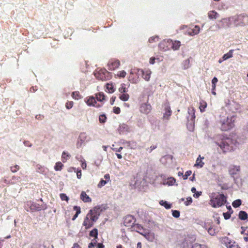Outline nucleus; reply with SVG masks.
Listing matches in <instances>:
<instances>
[{
  "mask_svg": "<svg viewBox=\"0 0 248 248\" xmlns=\"http://www.w3.org/2000/svg\"><path fill=\"white\" fill-rule=\"evenodd\" d=\"M99 215L98 208L95 207L93 209L90 210L83 223V225L85 229H88L92 227L93 223L98 219Z\"/></svg>",
  "mask_w": 248,
  "mask_h": 248,
  "instance_id": "nucleus-1",
  "label": "nucleus"
},
{
  "mask_svg": "<svg viewBox=\"0 0 248 248\" xmlns=\"http://www.w3.org/2000/svg\"><path fill=\"white\" fill-rule=\"evenodd\" d=\"M216 143L220 147L223 153L233 150L235 146V141L229 138H223L221 140L217 141Z\"/></svg>",
  "mask_w": 248,
  "mask_h": 248,
  "instance_id": "nucleus-2",
  "label": "nucleus"
},
{
  "mask_svg": "<svg viewBox=\"0 0 248 248\" xmlns=\"http://www.w3.org/2000/svg\"><path fill=\"white\" fill-rule=\"evenodd\" d=\"M226 202V197L223 194H216L213 193L210 196L209 204L214 208L221 206Z\"/></svg>",
  "mask_w": 248,
  "mask_h": 248,
  "instance_id": "nucleus-3",
  "label": "nucleus"
},
{
  "mask_svg": "<svg viewBox=\"0 0 248 248\" xmlns=\"http://www.w3.org/2000/svg\"><path fill=\"white\" fill-rule=\"evenodd\" d=\"M235 119L233 116L230 117H221L219 122V127L222 131H226L231 129L234 126Z\"/></svg>",
  "mask_w": 248,
  "mask_h": 248,
  "instance_id": "nucleus-4",
  "label": "nucleus"
},
{
  "mask_svg": "<svg viewBox=\"0 0 248 248\" xmlns=\"http://www.w3.org/2000/svg\"><path fill=\"white\" fill-rule=\"evenodd\" d=\"M95 78L102 81H106L111 78L110 73L104 69H101L94 73Z\"/></svg>",
  "mask_w": 248,
  "mask_h": 248,
  "instance_id": "nucleus-5",
  "label": "nucleus"
},
{
  "mask_svg": "<svg viewBox=\"0 0 248 248\" xmlns=\"http://www.w3.org/2000/svg\"><path fill=\"white\" fill-rule=\"evenodd\" d=\"M236 25L244 26L248 24V16L245 15L237 16L234 20Z\"/></svg>",
  "mask_w": 248,
  "mask_h": 248,
  "instance_id": "nucleus-6",
  "label": "nucleus"
},
{
  "mask_svg": "<svg viewBox=\"0 0 248 248\" xmlns=\"http://www.w3.org/2000/svg\"><path fill=\"white\" fill-rule=\"evenodd\" d=\"M138 74L141 76V77L146 81H149L150 79L152 72L150 69L143 70L138 69Z\"/></svg>",
  "mask_w": 248,
  "mask_h": 248,
  "instance_id": "nucleus-7",
  "label": "nucleus"
},
{
  "mask_svg": "<svg viewBox=\"0 0 248 248\" xmlns=\"http://www.w3.org/2000/svg\"><path fill=\"white\" fill-rule=\"evenodd\" d=\"M222 241L227 248H240L235 242L231 241L227 237L223 238Z\"/></svg>",
  "mask_w": 248,
  "mask_h": 248,
  "instance_id": "nucleus-8",
  "label": "nucleus"
},
{
  "mask_svg": "<svg viewBox=\"0 0 248 248\" xmlns=\"http://www.w3.org/2000/svg\"><path fill=\"white\" fill-rule=\"evenodd\" d=\"M135 219L133 216L127 215L124 218V224L125 226L131 227L132 228L135 224Z\"/></svg>",
  "mask_w": 248,
  "mask_h": 248,
  "instance_id": "nucleus-9",
  "label": "nucleus"
},
{
  "mask_svg": "<svg viewBox=\"0 0 248 248\" xmlns=\"http://www.w3.org/2000/svg\"><path fill=\"white\" fill-rule=\"evenodd\" d=\"M120 65V62L118 60H112L108 64V69L109 70H114L118 68Z\"/></svg>",
  "mask_w": 248,
  "mask_h": 248,
  "instance_id": "nucleus-10",
  "label": "nucleus"
},
{
  "mask_svg": "<svg viewBox=\"0 0 248 248\" xmlns=\"http://www.w3.org/2000/svg\"><path fill=\"white\" fill-rule=\"evenodd\" d=\"M152 110V106L150 104L143 103L140 107V111L144 114H147L149 113Z\"/></svg>",
  "mask_w": 248,
  "mask_h": 248,
  "instance_id": "nucleus-11",
  "label": "nucleus"
},
{
  "mask_svg": "<svg viewBox=\"0 0 248 248\" xmlns=\"http://www.w3.org/2000/svg\"><path fill=\"white\" fill-rule=\"evenodd\" d=\"M85 101L87 104L89 106H93L96 108H99L101 106L97 104L95 97L93 96H90L88 98L86 99Z\"/></svg>",
  "mask_w": 248,
  "mask_h": 248,
  "instance_id": "nucleus-12",
  "label": "nucleus"
},
{
  "mask_svg": "<svg viewBox=\"0 0 248 248\" xmlns=\"http://www.w3.org/2000/svg\"><path fill=\"white\" fill-rule=\"evenodd\" d=\"M165 112L163 114V119L169 120L172 113L170 108L168 105H167L165 108Z\"/></svg>",
  "mask_w": 248,
  "mask_h": 248,
  "instance_id": "nucleus-13",
  "label": "nucleus"
},
{
  "mask_svg": "<svg viewBox=\"0 0 248 248\" xmlns=\"http://www.w3.org/2000/svg\"><path fill=\"white\" fill-rule=\"evenodd\" d=\"M240 170L239 166H232L229 169V173L231 175H234L237 173Z\"/></svg>",
  "mask_w": 248,
  "mask_h": 248,
  "instance_id": "nucleus-14",
  "label": "nucleus"
},
{
  "mask_svg": "<svg viewBox=\"0 0 248 248\" xmlns=\"http://www.w3.org/2000/svg\"><path fill=\"white\" fill-rule=\"evenodd\" d=\"M104 178L106 179V180H104L103 179H101L98 184L97 185V186L99 188H101L103 186H105L107 183V181H108L109 180L110 176L109 174H106L104 175Z\"/></svg>",
  "mask_w": 248,
  "mask_h": 248,
  "instance_id": "nucleus-15",
  "label": "nucleus"
},
{
  "mask_svg": "<svg viewBox=\"0 0 248 248\" xmlns=\"http://www.w3.org/2000/svg\"><path fill=\"white\" fill-rule=\"evenodd\" d=\"M80 199L85 202H89L92 201L91 198L84 191L81 192Z\"/></svg>",
  "mask_w": 248,
  "mask_h": 248,
  "instance_id": "nucleus-16",
  "label": "nucleus"
},
{
  "mask_svg": "<svg viewBox=\"0 0 248 248\" xmlns=\"http://www.w3.org/2000/svg\"><path fill=\"white\" fill-rule=\"evenodd\" d=\"M144 237L149 242H153L155 239V235L154 232H147L144 235Z\"/></svg>",
  "mask_w": 248,
  "mask_h": 248,
  "instance_id": "nucleus-17",
  "label": "nucleus"
},
{
  "mask_svg": "<svg viewBox=\"0 0 248 248\" xmlns=\"http://www.w3.org/2000/svg\"><path fill=\"white\" fill-rule=\"evenodd\" d=\"M208 16L210 19H216L218 16V14L214 10L208 12Z\"/></svg>",
  "mask_w": 248,
  "mask_h": 248,
  "instance_id": "nucleus-18",
  "label": "nucleus"
},
{
  "mask_svg": "<svg viewBox=\"0 0 248 248\" xmlns=\"http://www.w3.org/2000/svg\"><path fill=\"white\" fill-rule=\"evenodd\" d=\"M176 182V179L172 177H169L167 181L164 182V185L173 186Z\"/></svg>",
  "mask_w": 248,
  "mask_h": 248,
  "instance_id": "nucleus-19",
  "label": "nucleus"
},
{
  "mask_svg": "<svg viewBox=\"0 0 248 248\" xmlns=\"http://www.w3.org/2000/svg\"><path fill=\"white\" fill-rule=\"evenodd\" d=\"M195 110L193 107H190L188 109V112L189 115L190 116V119L192 121L194 120L195 118Z\"/></svg>",
  "mask_w": 248,
  "mask_h": 248,
  "instance_id": "nucleus-20",
  "label": "nucleus"
},
{
  "mask_svg": "<svg viewBox=\"0 0 248 248\" xmlns=\"http://www.w3.org/2000/svg\"><path fill=\"white\" fill-rule=\"evenodd\" d=\"M29 203L31 210L40 211L41 210V208L39 206L38 204L32 202H30Z\"/></svg>",
  "mask_w": 248,
  "mask_h": 248,
  "instance_id": "nucleus-21",
  "label": "nucleus"
},
{
  "mask_svg": "<svg viewBox=\"0 0 248 248\" xmlns=\"http://www.w3.org/2000/svg\"><path fill=\"white\" fill-rule=\"evenodd\" d=\"M239 218L242 220H246L248 217V215L246 212L244 211H241L239 213Z\"/></svg>",
  "mask_w": 248,
  "mask_h": 248,
  "instance_id": "nucleus-22",
  "label": "nucleus"
},
{
  "mask_svg": "<svg viewBox=\"0 0 248 248\" xmlns=\"http://www.w3.org/2000/svg\"><path fill=\"white\" fill-rule=\"evenodd\" d=\"M199 31L200 27L198 26H195L193 29L191 30V31L188 32V34L190 35H194L197 34Z\"/></svg>",
  "mask_w": 248,
  "mask_h": 248,
  "instance_id": "nucleus-23",
  "label": "nucleus"
},
{
  "mask_svg": "<svg viewBox=\"0 0 248 248\" xmlns=\"http://www.w3.org/2000/svg\"><path fill=\"white\" fill-rule=\"evenodd\" d=\"M203 158H204L203 157H201V155H200L196 160V164H195V166H199L200 168L202 167L204 164V162H203L202 161V159H203Z\"/></svg>",
  "mask_w": 248,
  "mask_h": 248,
  "instance_id": "nucleus-24",
  "label": "nucleus"
},
{
  "mask_svg": "<svg viewBox=\"0 0 248 248\" xmlns=\"http://www.w3.org/2000/svg\"><path fill=\"white\" fill-rule=\"evenodd\" d=\"M105 96L103 93L100 92L95 94V98L97 101L101 102L105 100Z\"/></svg>",
  "mask_w": 248,
  "mask_h": 248,
  "instance_id": "nucleus-25",
  "label": "nucleus"
},
{
  "mask_svg": "<svg viewBox=\"0 0 248 248\" xmlns=\"http://www.w3.org/2000/svg\"><path fill=\"white\" fill-rule=\"evenodd\" d=\"M132 229L133 231H136L139 233H140V232H141L142 230H143V227L139 224H134Z\"/></svg>",
  "mask_w": 248,
  "mask_h": 248,
  "instance_id": "nucleus-26",
  "label": "nucleus"
},
{
  "mask_svg": "<svg viewBox=\"0 0 248 248\" xmlns=\"http://www.w3.org/2000/svg\"><path fill=\"white\" fill-rule=\"evenodd\" d=\"M181 46V42L179 41L172 42L171 47L173 50H178Z\"/></svg>",
  "mask_w": 248,
  "mask_h": 248,
  "instance_id": "nucleus-27",
  "label": "nucleus"
},
{
  "mask_svg": "<svg viewBox=\"0 0 248 248\" xmlns=\"http://www.w3.org/2000/svg\"><path fill=\"white\" fill-rule=\"evenodd\" d=\"M126 86L125 84L122 83L120 85V87L119 88V89H118L119 91L121 93H123L127 92L128 89Z\"/></svg>",
  "mask_w": 248,
  "mask_h": 248,
  "instance_id": "nucleus-28",
  "label": "nucleus"
},
{
  "mask_svg": "<svg viewBox=\"0 0 248 248\" xmlns=\"http://www.w3.org/2000/svg\"><path fill=\"white\" fill-rule=\"evenodd\" d=\"M72 97L78 100L82 98V96L78 91L73 92L72 94Z\"/></svg>",
  "mask_w": 248,
  "mask_h": 248,
  "instance_id": "nucleus-29",
  "label": "nucleus"
},
{
  "mask_svg": "<svg viewBox=\"0 0 248 248\" xmlns=\"http://www.w3.org/2000/svg\"><path fill=\"white\" fill-rule=\"evenodd\" d=\"M233 49L230 50L227 53L223 55V59L225 60H226L229 58H232L233 56Z\"/></svg>",
  "mask_w": 248,
  "mask_h": 248,
  "instance_id": "nucleus-30",
  "label": "nucleus"
},
{
  "mask_svg": "<svg viewBox=\"0 0 248 248\" xmlns=\"http://www.w3.org/2000/svg\"><path fill=\"white\" fill-rule=\"evenodd\" d=\"M63 167V165L61 162H57L54 166V169L56 171L61 170Z\"/></svg>",
  "mask_w": 248,
  "mask_h": 248,
  "instance_id": "nucleus-31",
  "label": "nucleus"
},
{
  "mask_svg": "<svg viewBox=\"0 0 248 248\" xmlns=\"http://www.w3.org/2000/svg\"><path fill=\"white\" fill-rule=\"evenodd\" d=\"M206 107L207 103L205 101H202L200 102L199 108L202 112L205 111V108Z\"/></svg>",
  "mask_w": 248,
  "mask_h": 248,
  "instance_id": "nucleus-32",
  "label": "nucleus"
},
{
  "mask_svg": "<svg viewBox=\"0 0 248 248\" xmlns=\"http://www.w3.org/2000/svg\"><path fill=\"white\" fill-rule=\"evenodd\" d=\"M70 157V155L65 152H63L62 155V159L63 162H65L68 160Z\"/></svg>",
  "mask_w": 248,
  "mask_h": 248,
  "instance_id": "nucleus-33",
  "label": "nucleus"
},
{
  "mask_svg": "<svg viewBox=\"0 0 248 248\" xmlns=\"http://www.w3.org/2000/svg\"><path fill=\"white\" fill-rule=\"evenodd\" d=\"M159 203L160 205L164 206L167 209H169L171 208V204L169 203L167 201L161 200L160 201Z\"/></svg>",
  "mask_w": 248,
  "mask_h": 248,
  "instance_id": "nucleus-34",
  "label": "nucleus"
},
{
  "mask_svg": "<svg viewBox=\"0 0 248 248\" xmlns=\"http://www.w3.org/2000/svg\"><path fill=\"white\" fill-rule=\"evenodd\" d=\"M74 210L76 211V214L72 218V220H74L78 216V215L80 213V208L79 206H75L74 207Z\"/></svg>",
  "mask_w": 248,
  "mask_h": 248,
  "instance_id": "nucleus-35",
  "label": "nucleus"
},
{
  "mask_svg": "<svg viewBox=\"0 0 248 248\" xmlns=\"http://www.w3.org/2000/svg\"><path fill=\"white\" fill-rule=\"evenodd\" d=\"M119 98L123 101H126L129 98V95L127 93H124L120 95Z\"/></svg>",
  "mask_w": 248,
  "mask_h": 248,
  "instance_id": "nucleus-36",
  "label": "nucleus"
},
{
  "mask_svg": "<svg viewBox=\"0 0 248 248\" xmlns=\"http://www.w3.org/2000/svg\"><path fill=\"white\" fill-rule=\"evenodd\" d=\"M242 203L241 200L240 199H237L233 201L232 203V205L234 208H237L239 207Z\"/></svg>",
  "mask_w": 248,
  "mask_h": 248,
  "instance_id": "nucleus-37",
  "label": "nucleus"
},
{
  "mask_svg": "<svg viewBox=\"0 0 248 248\" xmlns=\"http://www.w3.org/2000/svg\"><path fill=\"white\" fill-rule=\"evenodd\" d=\"M90 235L91 237H94L95 238H97L98 230L97 229H93L90 232Z\"/></svg>",
  "mask_w": 248,
  "mask_h": 248,
  "instance_id": "nucleus-38",
  "label": "nucleus"
},
{
  "mask_svg": "<svg viewBox=\"0 0 248 248\" xmlns=\"http://www.w3.org/2000/svg\"><path fill=\"white\" fill-rule=\"evenodd\" d=\"M106 88L109 93H112L115 91V89L112 84L107 83L106 84Z\"/></svg>",
  "mask_w": 248,
  "mask_h": 248,
  "instance_id": "nucleus-39",
  "label": "nucleus"
},
{
  "mask_svg": "<svg viewBox=\"0 0 248 248\" xmlns=\"http://www.w3.org/2000/svg\"><path fill=\"white\" fill-rule=\"evenodd\" d=\"M190 66V61L189 59L185 60L183 62V69H186Z\"/></svg>",
  "mask_w": 248,
  "mask_h": 248,
  "instance_id": "nucleus-40",
  "label": "nucleus"
},
{
  "mask_svg": "<svg viewBox=\"0 0 248 248\" xmlns=\"http://www.w3.org/2000/svg\"><path fill=\"white\" fill-rule=\"evenodd\" d=\"M126 73L124 70L119 71L117 74V76L120 78H124L126 76Z\"/></svg>",
  "mask_w": 248,
  "mask_h": 248,
  "instance_id": "nucleus-41",
  "label": "nucleus"
},
{
  "mask_svg": "<svg viewBox=\"0 0 248 248\" xmlns=\"http://www.w3.org/2000/svg\"><path fill=\"white\" fill-rule=\"evenodd\" d=\"M107 117L105 114H102L99 116V121L101 123H105L106 121Z\"/></svg>",
  "mask_w": 248,
  "mask_h": 248,
  "instance_id": "nucleus-42",
  "label": "nucleus"
},
{
  "mask_svg": "<svg viewBox=\"0 0 248 248\" xmlns=\"http://www.w3.org/2000/svg\"><path fill=\"white\" fill-rule=\"evenodd\" d=\"M242 234H244V239L246 242L248 241V230H244L241 232Z\"/></svg>",
  "mask_w": 248,
  "mask_h": 248,
  "instance_id": "nucleus-43",
  "label": "nucleus"
},
{
  "mask_svg": "<svg viewBox=\"0 0 248 248\" xmlns=\"http://www.w3.org/2000/svg\"><path fill=\"white\" fill-rule=\"evenodd\" d=\"M192 248H208L205 245L196 243L193 246Z\"/></svg>",
  "mask_w": 248,
  "mask_h": 248,
  "instance_id": "nucleus-44",
  "label": "nucleus"
},
{
  "mask_svg": "<svg viewBox=\"0 0 248 248\" xmlns=\"http://www.w3.org/2000/svg\"><path fill=\"white\" fill-rule=\"evenodd\" d=\"M158 40V37L157 36H152L149 39V42L152 43Z\"/></svg>",
  "mask_w": 248,
  "mask_h": 248,
  "instance_id": "nucleus-45",
  "label": "nucleus"
},
{
  "mask_svg": "<svg viewBox=\"0 0 248 248\" xmlns=\"http://www.w3.org/2000/svg\"><path fill=\"white\" fill-rule=\"evenodd\" d=\"M19 169V166L18 165H16L14 166H12L11 167V170L13 172H16Z\"/></svg>",
  "mask_w": 248,
  "mask_h": 248,
  "instance_id": "nucleus-46",
  "label": "nucleus"
},
{
  "mask_svg": "<svg viewBox=\"0 0 248 248\" xmlns=\"http://www.w3.org/2000/svg\"><path fill=\"white\" fill-rule=\"evenodd\" d=\"M73 101H68L65 104V107L68 109H70L73 107Z\"/></svg>",
  "mask_w": 248,
  "mask_h": 248,
  "instance_id": "nucleus-47",
  "label": "nucleus"
},
{
  "mask_svg": "<svg viewBox=\"0 0 248 248\" xmlns=\"http://www.w3.org/2000/svg\"><path fill=\"white\" fill-rule=\"evenodd\" d=\"M60 196L61 199L62 201H66L67 202L69 200L68 197L66 196V195L65 194L62 193L60 194Z\"/></svg>",
  "mask_w": 248,
  "mask_h": 248,
  "instance_id": "nucleus-48",
  "label": "nucleus"
},
{
  "mask_svg": "<svg viewBox=\"0 0 248 248\" xmlns=\"http://www.w3.org/2000/svg\"><path fill=\"white\" fill-rule=\"evenodd\" d=\"M192 173V171L191 170H187L185 174L183 175V179L186 180L187 179L188 177Z\"/></svg>",
  "mask_w": 248,
  "mask_h": 248,
  "instance_id": "nucleus-49",
  "label": "nucleus"
},
{
  "mask_svg": "<svg viewBox=\"0 0 248 248\" xmlns=\"http://www.w3.org/2000/svg\"><path fill=\"white\" fill-rule=\"evenodd\" d=\"M113 112L114 113L116 114H120V112H121L120 108L119 107H113Z\"/></svg>",
  "mask_w": 248,
  "mask_h": 248,
  "instance_id": "nucleus-50",
  "label": "nucleus"
},
{
  "mask_svg": "<svg viewBox=\"0 0 248 248\" xmlns=\"http://www.w3.org/2000/svg\"><path fill=\"white\" fill-rule=\"evenodd\" d=\"M180 212L178 210H173L172 211V216L173 217L177 218L180 216Z\"/></svg>",
  "mask_w": 248,
  "mask_h": 248,
  "instance_id": "nucleus-51",
  "label": "nucleus"
},
{
  "mask_svg": "<svg viewBox=\"0 0 248 248\" xmlns=\"http://www.w3.org/2000/svg\"><path fill=\"white\" fill-rule=\"evenodd\" d=\"M37 171L40 173L44 172V168L40 165H37L36 168Z\"/></svg>",
  "mask_w": 248,
  "mask_h": 248,
  "instance_id": "nucleus-52",
  "label": "nucleus"
},
{
  "mask_svg": "<svg viewBox=\"0 0 248 248\" xmlns=\"http://www.w3.org/2000/svg\"><path fill=\"white\" fill-rule=\"evenodd\" d=\"M192 202V198L190 197L186 198V200L185 202V203L186 205H188L190 204Z\"/></svg>",
  "mask_w": 248,
  "mask_h": 248,
  "instance_id": "nucleus-53",
  "label": "nucleus"
},
{
  "mask_svg": "<svg viewBox=\"0 0 248 248\" xmlns=\"http://www.w3.org/2000/svg\"><path fill=\"white\" fill-rule=\"evenodd\" d=\"M223 216L225 219H228L231 217V214L228 212L227 213H223Z\"/></svg>",
  "mask_w": 248,
  "mask_h": 248,
  "instance_id": "nucleus-54",
  "label": "nucleus"
},
{
  "mask_svg": "<svg viewBox=\"0 0 248 248\" xmlns=\"http://www.w3.org/2000/svg\"><path fill=\"white\" fill-rule=\"evenodd\" d=\"M208 232L209 233L212 235H214L215 234V233H216L215 230L213 229L212 228H209Z\"/></svg>",
  "mask_w": 248,
  "mask_h": 248,
  "instance_id": "nucleus-55",
  "label": "nucleus"
},
{
  "mask_svg": "<svg viewBox=\"0 0 248 248\" xmlns=\"http://www.w3.org/2000/svg\"><path fill=\"white\" fill-rule=\"evenodd\" d=\"M157 148L156 145H153L150 146V148L147 149V151H148L149 150V152L151 153L153 150L156 149Z\"/></svg>",
  "mask_w": 248,
  "mask_h": 248,
  "instance_id": "nucleus-56",
  "label": "nucleus"
},
{
  "mask_svg": "<svg viewBox=\"0 0 248 248\" xmlns=\"http://www.w3.org/2000/svg\"><path fill=\"white\" fill-rule=\"evenodd\" d=\"M202 192L201 191L200 192H196L193 195L194 197L196 198H198L200 195H202Z\"/></svg>",
  "mask_w": 248,
  "mask_h": 248,
  "instance_id": "nucleus-57",
  "label": "nucleus"
},
{
  "mask_svg": "<svg viewBox=\"0 0 248 248\" xmlns=\"http://www.w3.org/2000/svg\"><path fill=\"white\" fill-rule=\"evenodd\" d=\"M96 241L95 242H91L89 244L88 248H94L95 245L96 244Z\"/></svg>",
  "mask_w": 248,
  "mask_h": 248,
  "instance_id": "nucleus-58",
  "label": "nucleus"
},
{
  "mask_svg": "<svg viewBox=\"0 0 248 248\" xmlns=\"http://www.w3.org/2000/svg\"><path fill=\"white\" fill-rule=\"evenodd\" d=\"M24 144L26 146L31 147L32 146L31 143L29 141H25Z\"/></svg>",
  "mask_w": 248,
  "mask_h": 248,
  "instance_id": "nucleus-59",
  "label": "nucleus"
},
{
  "mask_svg": "<svg viewBox=\"0 0 248 248\" xmlns=\"http://www.w3.org/2000/svg\"><path fill=\"white\" fill-rule=\"evenodd\" d=\"M217 81V78L216 77H214L212 80V84H216Z\"/></svg>",
  "mask_w": 248,
  "mask_h": 248,
  "instance_id": "nucleus-60",
  "label": "nucleus"
},
{
  "mask_svg": "<svg viewBox=\"0 0 248 248\" xmlns=\"http://www.w3.org/2000/svg\"><path fill=\"white\" fill-rule=\"evenodd\" d=\"M155 57H151L150 59V63L152 64H154L155 62Z\"/></svg>",
  "mask_w": 248,
  "mask_h": 248,
  "instance_id": "nucleus-61",
  "label": "nucleus"
},
{
  "mask_svg": "<svg viewBox=\"0 0 248 248\" xmlns=\"http://www.w3.org/2000/svg\"><path fill=\"white\" fill-rule=\"evenodd\" d=\"M35 118L36 119L41 120L43 119L44 116L42 115L39 114V115H36Z\"/></svg>",
  "mask_w": 248,
  "mask_h": 248,
  "instance_id": "nucleus-62",
  "label": "nucleus"
},
{
  "mask_svg": "<svg viewBox=\"0 0 248 248\" xmlns=\"http://www.w3.org/2000/svg\"><path fill=\"white\" fill-rule=\"evenodd\" d=\"M77 178L78 179H80L81 178V170L78 171L77 172Z\"/></svg>",
  "mask_w": 248,
  "mask_h": 248,
  "instance_id": "nucleus-63",
  "label": "nucleus"
},
{
  "mask_svg": "<svg viewBox=\"0 0 248 248\" xmlns=\"http://www.w3.org/2000/svg\"><path fill=\"white\" fill-rule=\"evenodd\" d=\"M104 245L102 243L97 244V248H104Z\"/></svg>",
  "mask_w": 248,
  "mask_h": 248,
  "instance_id": "nucleus-64",
  "label": "nucleus"
}]
</instances>
